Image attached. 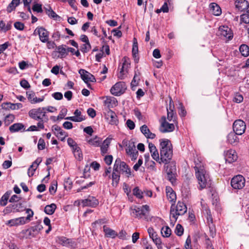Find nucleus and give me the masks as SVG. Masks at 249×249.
Returning a JSON list of instances; mask_svg holds the SVG:
<instances>
[{"label":"nucleus","instance_id":"4be33fe9","mask_svg":"<svg viewBox=\"0 0 249 249\" xmlns=\"http://www.w3.org/2000/svg\"><path fill=\"white\" fill-rule=\"evenodd\" d=\"M141 132L146 138L153 139L156 137V135L150 132L147 126L143 124L140 127Z\"/></svg>","mask_w":249,"mask_h":249},{"label":"nucleus","instance_id":"aec40b11","mask_svg":"<svg viewBox=\"0 0 249 249\" xmlns=\"http://www.w3.org/2000/svg\"><path fill=\"white\" fill-rule=\"evenodd\" d=\"M107 119L108 120L109 123L112 125H117L118 123L117 116L116 113L112 110L109 109L107 113Z\"/></svg>","mask_w":249,"mask_h":249},{"label":"nucleus","instance_id":"6e6552de","mask_svg":"<svg viewBox=\"0 0 249 249\" xmlns=\"http://www.w3.org/2000/svg\"><path fill=\"white\" fill-rule=\"evenodd\" d=\"M126 87L124 82L116 83L110 89V92L112 94L119 96L123 94L125 91Z\"/></svg>","mask_w":249,"mask_h":249},{"label":"nucleus","instance_id":"774afa93","mask_svg":"<svg viewBox=\"0 0 249 249\" xmlns=\"http://www.w3.org/2000/svg\"><path fill=\"white\" fill-rule=\"evenodd\" d=\"M126 124L130 130L134 129L135 127V124L134 122H133L132 120L130 119L127 120L126 122Z\"/></svg>","mask_w":249,"mask_h":249},{"label":"nucleus","instance_id":"37998d69","mask_svg":"<svg viewBox=\"0 0 249 249\" xmlns=\"http://www.w3.org/2000/svg\"><path fill=\"white\" fill-rule=\"evenodd\" d=\"M14 213L19 212L23 211V205L20 202L11 204Z\"/></svg>","mask_w":249,"mask_h":249},{"label":"nucleus","instance_id":"c03bdc74","mask_svg":"<svg viewBox=\"0 0 249 249\" xmlns=\"http://www.w3.org/2000/svg\"><path fill=\"white\" fill-rule=\"evenodd\" d=\"M167 111L168 120L170 122L173 121L174 122H175L176 119V113H174L173 110H169L168 108H167Z\"/></svg>","mask_w":249,"mask_h":249},{"label":"nucleus","instance_id":"5fc2aeb1","mask_svg":"<svg viewBox=\"0 0 249 249\" xmlns=\"http://www.w3.org/2000/svg\"><path fill=\"white\" fill-rule=\"evenodd\" d=\"M19 225L25 224L30 221L27 217H20L17 218Z\"/></svg>","mask_w":249,"mask_h":249},{"label":"nucleus","instance_id":"f03ea898","mask_svg":"<svg viewBox=\"0 0 249 249\" xmlns=\"http://www.w3.org/2000/svg\"><path fill=\"white\" fill-rule=\"evenodd\" d=\"M194 169L200 189H202L206 187L209 185L210 179L209 175L206 173L203 166H195Z\"/></svg>","mask_w":249,"mask_h":249},{"label":"nucleus","instance_id":"bb28decb","mask_svg":"<svg viewBox=\"0 0 249 249\" xmlns=\"http://www.w3.org/2000/svg\"><path fill=\"white\" fill-rule=\"evenodd\" d=\"M1 106L3 108L12 109H18L22 107V105L21 103L12 104L11 103H4L2 104Z\"/></svg>","mask_w":249,"mask_h":249},{"label":"nucleus","instance_id":"0e129e2a","mask_svg":"<svg viewBox=\"0 0 249 249\" xmlns=\"http://www.w3.org/2000/svg\"><path fill=\"white\" fill-rule=\"evenodd\" d=\"M147 231L150 237L152 239L155 238V237L157 236L158 235L156 232L154 231V229L151 227H150L148 229Z\"/></svg>","mask_w":249,"mask_h":249},{"label":"nucleus","instance_id":"09e8293b","mask_svg":"<svg viewBox=\"0 0 249 249\" xmlns=\"http://www.w3.org/2000/svg\"><path fill=\"white\" fill-rule=\"evenodd\" d=\"M91 45L89 42L83 44L80 48V50L83 53H86L89 51L91 49Z\"/></svg>","mask_w":249,"mask_h":249},{"label":"nucleus","instance_id":"39448f33","mask_svg":"<svg viewBox=\"0 0 249 249\" xmlns=\"http://www.w3.org/2000/svg\"><path fill=\"white\" fill-rule=\"evenodd\" d=\"M46 107H39L34 108L29 111V115L32 119L35 120H46L45 122L48 120L46 115Z\"/></svg>","mask_w":249,"mask_h":249},{"label":"nucleus","instance_id":"ddd939ff","mask_svg":"<svg viewBox=\"0 0 249 249\" xmlns=\"http://www.w3.org/2000/svg\"><path fill=\"white\" fill-rule=\"evenodd\" d=\"M125 150L126 153L131 158L132 160H135L137 159L138 152L136 150L134 142H129L128 144L126 145Z\"/></svg>","mask_w":249,"mask_h":249},{"label":"nucleus","instance_id":"ea45409f","mask_svg":"<svg viewBox=\"0 0 249 249\" xmlns=\"http://www.w3.org/2000/svg\"><path fill=\"white\" fill-rule=\"evenodd\" d=\"M166 173H177L176 165L175 162H170L166 167Z\"/></svg>","mask_w":249,"mask_h":249},{"label":"nucleus","instance_id":"de8ad7c7","mask_svg":"<svg viewBox=\"0 0 249 249\" xmlns=\"http://www.w3.org/2000/svg\"><path fill=\"white\" fill-rule=\"evenodd\" d=\"M143 192L138 187H135L133 190V194L138 198L143 197Z\"/></svg>","mask_w":249,"mask_h":249},{"label":"nucleus","instance_id":"4c0bfd02","mask_svg":"<svg viewBox=\"0 0 249 249\" xmlns=\"http://www.w3.org/2000/svg\"><path fill=\"white\" fill-rule=\"evenodd\" d=\"M122 61L123 63L122 68L120 71L121 73H123L124 70H127L130 65V60L128 57H124L122 59Z\"/></svg>","mask_w":249,"mask_h":249},{"label":"nucleus","instance_id":"58836bf2","mask_svg":"<svg viewBox=\"0 0 249 249\" xmlns=\"http://www.w3.org/2000/svg\"><path fill=\"white\" fill-rule=\"evenodd\" d=\"M57 52L59 53L58 57L64 58L68 55L67 49L64 48L63 46H59L57 48Z\"/></svg>","mask_w":249,"mask_h":249},{"label":"nucleus","instance_id":"3c124183","mask_svg":"<svg viewBox=\"0 0 249 249\" xmlns=\"http://www.w3.org/2000/svg\"><path fill=\"white\" fill-rule=\"evenodd\" d=\"M15 119L14 115L12 114L7 115L4 119V124L6 125H8L10 124L13 122Z\"/></svg>","mask_w":249,"mask_h":249},{"label":"nucleus","instance_id":"412c9836","mask_svg":"<svg viewBox=\"0 0 249 249\" xmlns=\"http://www.w3.org/2000/svg\"><path fill=\"white\" fill-rule=\"evenodd\" d=\"M148 147L152 158L157 161H160L158 151L154 144L149 143Z\"/></svg>","mask_w":249,"mask_h":249},{"label":"nucleus","instance_id":"9d476101","mask_svg":"<svg viewBox=\"0 0 249 249\" xmlns=\"http://www.w3.org/2000/svg\"><path fill=\"white\" fill-rule=\"evenodd\" d=\"M246 128V124L241 120H236L233 124V132L238 135H242L245 132Z\"/></svg>","mask_w":249,"mask_h":249},{"label":"nucleus","instance_id":"f8f14e48","mask_svg":"<svg viewBox=\"0 0 249 249\" xmlns=\"http://www.w3.org/2000/svg\"><path fill=\"white\" fill-rule=\"evenodd\" d=\"M34 35H38L40 41L43 43H46L48 41L49 32L42 27H37L34 31Z\"/></svg>","mask_w":249,"mask_h":249},{"label":"nucleus","instance_id":"1a4fd4ad","mask_svg":"<svg viewBox=\"0 0 249 249\" xmlns=\"http://www.w3.org/2000/svg\"><path fill=\"white\" fill-rule=\"evenodd\" d=\"M160 131L162 133L172 132L175 129L173 124H170L166 121V117L162 116L161 118V124L160 127Z\"/></svg>","mask_w":249,"mask_h":249},{"label":"nucleus","instance_id":"2eb2a0df","mask_svg":"<svg viewBox=\"0 0 249 249\" xmlns=\"http://www.w3.org/2000/svg\"><path fill=\"white\" fill-rule=\"evenodd\" d=\"M52 131L54 133L55 136L62 141H64L65 138L68 136L67 133L63 130L61 128L57 125H53L52 127Z\"/></svg>","mask_w":249,"mask_h":249},{"label":"nucleus","instance_id":"e2e57ef3","mask_svg":"<svg viewBox=\"0 0 249 249\" xmlns=\"http://www.w3.org/2000/svg\"><path fill=\"white\" fill-rule=\"evenodd\" d=\"M32 9L34 11L37 13H41L43 11L41 5L38 3L35 4L33 6Z\"/></svg>","mask_w":249,"mask_h":249},{"label":"nucleus","instance_id":"a19ab883","mask_svg":"<svg viewBox=\"0 0 249 249\" xmlns=\"http://www.w3.org/2000/svg\"><path fill=\"white\" fill-rule=\"evenodd\" d=\"M240 52L241 54L244 56H248L249 55V47L245 45L242 44L239 48Z\"/></svg>","mask_w":249,"mask_h":249},{"label":"nucleus","instance_id":"49530a36","mask_svg":"<svg viewBox=\"0 0 249 249\" xmlns=\"http://www.w3.org/2000/svg\"><path fill=\"white\" fill-rule=\"evenodd\" d=\"M132 55L134 57H136L137 56V54L138 53V45L137 41V39L134 38L133 40V44L132 47Z\"/></svg>","mask_w":249,"mask_h":249},{"label":"nucleus","instance_id":"8fccbe9b","mask_svg":"<svg viewBox=\"0 0 249 249\" xmlns=\"http://www.w3.org/2000/svg\"><path fill=\"white\" fill-rule=\"evenodd\" d=\"M184 229L183 227L179 224L176 226L175 232L178 236H181L183 233Z\"/></svg>","mask_w":249,"mask_h":249},{"label":"nucleus","instance_id":"864d4df0","mask_svg":"<svg viewBox=\"0 0 249 249\" xmlns=\"http://www.w3.org/2000/svg\"><path fill=\"white\" fill-rule=\"evenodd\" d=\"M153 242L157 246L158 249H162V246L161 245V241L160 237L158 236L152 239Z\"/></svg>","mask_w":249,"mask_h":249},{"label":"nucleus","instance_id":"9b49d317","mask_svg":"<svg viewBox=\"0 0 249 249\" xmlns=\"http://www.w3.org/2000/svg\"><path fill=\"white\" fill-rule=\"evenodd\" d=\"M218 32L219 36L221 38L230 40L233 37V33L231 29L228 26H222L219 27Z\"/></svg>","mask_w":249,"mask_h":249},{"label":"nucleus","instance_id":"680f3d73","mask_svg":"<svg viewBox=\"0 0 249 249\" xmlns=\"http://www.w3.org/2000/svg\"><path fill=\"white\" fill-rule=\"evenodd\" d=\"M37 148L39 150H43L45 148V142L43 139L40 138L39 139Z\"/></svg>","mask_w":249,"mask_h":249},{"label":"nucleus","instance_id":"423d86ee","mask_svg":"<svg viewBox=\"0 0 249 249\" xmlns=\"http://www.w3.org/2000/svg\"><path fill=\"white\" fill-rule=\"evenodd\" d=\"M113 168L115 171H119L120 173H125L127 177L131 176V169L124 161H122L120 158H117L115 161Z\"/></svg>","mask_w":249,"mask_h":249},{"label":"nucleus","instance_id":"2f4dec72","mask_svg":"<svg viewBox=\"0 0 249 249\" xmlns=\"http://www.w3.org/2000/svg\"><path fill=\"white\" fill-rule=\"evenodd\" d=\"M12 193L11 191H7L0 199V205L1 206H5L7 205L8 200L10 196Z\"/></svg>","mask_w":249,"mask_h":249},{"label":"nucleus","instance_id":"052dcab7","mask_svg":"<svg viewBox=\"0 0 249 249\" xmlns=\"http://www.w3.org/2000/svg\"><path fill=\"white\" fill-rule=\"evenodd\" d=\"M68 144L73 149L76 147L78 146V145L71 138H69L67 140Z\"/></svg>","mask_w":249,"mask_h":249},{"label":"nucleus","instance_id":"13d9d810","mask_svg":"<svg viewBox=\"0 0 249 249\" xmlns=\"http://www.w3.org/2000/svg\"><path fill=\"white\" fill-rule=\"evenodd\" d=\"M14 25L16 29L19 31L23 30L25 27L24 24L23 23L19 21H17L15 22Z\"/></svg>","mask_w":249,"mask_h":249},{"label":"nucleus","instance_id":"a211bd4d","mask_svg":"<svg viewBox=\"0 0 249 249\" xmlns=\"http://www.w3.org/2000/svg\"><path fill=\"white\" fill-rule=\"evenodd\" d=\"M225 159L226 162L232 163L237 159L236 152L234 150L230 149L225 153Z\"/></svg>","mask_w":249,"mask_h":249},{"label":"nucleus","instance_id":"393cba45","mask_svg":"<svg viewBox=\"0 0 249 249\" xmlns=\"http://www.w3.org/2000/svg\"><path fill=\"white\" fill-rule=\"evenodd\" d=\"M211 12L214 16H219L221 14V9L220 6L216 3H211L209 5Z\"/></svg>","mask_w":249,"mask_h":249},{"label":"nucleus","instance_id":"c85d7f7f","mask_svg":"<svg viewBox=\"0 0 249 249\" xmlns=\"http://www.w3.org/2000/svg\"><path fill=\"white\" fill-rule=\"evenodd\" d=\"M110 143V140L107 138L101 145V152L103 156L107 153L108 149Z\"/></svg>","mask_w":249,"mask_h":249},{"label":"nucleus","instance_id":"c756f323","mask_svg":"<svg viewBox=\"0 0 249 249\" xmlns=\"http://www.w3.org/2000/svg\"><path fill=\"white\" fill-rule=\"evenodd\" d=\"M22 129L24 130V125L21 123H15L11 125L9 127V130L11 133L18 132Z\"/></svg>","mask_w":249,"mask_h":249},{"label":"nucleus","instance_id":"79ce46f5","mask_svg":"<svg viewBox=\"0 0 249 249\" xmlns=\"http://www.w3.org/2000/svg\"><path fill=\"white\" fill-rule=\"evenodd\" d=\"M161 233L163 237H169L171 234V230L168 226H166L161 229Z\"/></svg>","mask_w":249,"mask_h":249},{"label":"nucleus","instance_id":"69168bd1","mask_svg":"<svg viewBox=\"0 0 249 249\" xmlns=\"http://www.w3.org/2000/svg\"><path fill=\"white\" fill-rule=\"evenodd\" d=\"M20 86L25 89L30 88V86L28 82L25 79H22L20 82Z\"/></svg>","mask_w":249,"mask_h":249},{"label":"nucleus","instance_id":"bf43d9fd","mask_svg":"<svg viewBox=\"0 0 249 249\" xmlns=\"http://www.w3.org/2000/svg\"><path fill=\"white\" fill-rule=\"evenodd\" d=\"M57 182L54 181L49 188V192L52 195H53L57 189Z\"/></svg>","mask_w":249,"mask_h":249},{"label":"nucleus","instance_id":"f3484780","mask_svg":"<svg viewBox=\"0 0 249 249\" xmlns=\"http://www.w3.org/2000/svg\"><path fill=\"white\" fill-rule=\"evenodd\" d=\"M235 8L241 12L248 10L249 3L246 0H236L234 2Z\"/></svg>","mask_w":249,"mask_h":249},{"label":"nucleus","instance_id":"72a5a7b5","mask_svg":"<svg viewBox=\"0 0 249 249\" xmlns=\"http://www.w3.org/2000/svg\"><path fill=\"white\" fill-rule=\"evenodd\" d=\"M20 0H12L7 7V11L8 13H11L15 8L20 3Z\"/></svg>","mask_w":249,"mask_h":249},{"label":"nucleus","instance_id":"b1692460","mask_svg":"<svg viewBox=\"0 0 249 249\" xmlns=\"http://www.w3.org/2000/svg\"><path fill=\"white\" fill-rule=\"evenodd\" d=\"M41 221L39 220L36 222V225L31 227L29 230L30 235H34L38 233L42 229L43 226L41 224Z\"/></svg>","mask_w":249,"mask_h":249},{"label":"nucleus","instance_id":"4468645a","mask_svg":"<svg viewBox=\"0 0 249 249\" xmlns=\"http://www.w3.org/2000/svg\"><path fill=\"white\" fill-rule=\"evenodd\" d=\"M79 73L86 83H88L89 82H96V81L95 77L92 74L84 69H80L79 71Z\"/></svg>","mask_w":249,"mask_h":249},{"label":"nucleus","instance_id":"dca6fc26","mask_svg":"<svg viewBox=\"0 0 249 249\" xmlns=\"http://www.w3.org/2000/svg\"><path fill=\"white\" fill-rule=\"evenodd\" d=\"M81 203L83 207H96L99 204V201L95 197L89 196L88 198L82 200Z\"/></svg>","mask_w":249,"mask_h":249},{"label":"nucleus","instance_id":"603ef678","mask_svg":"<svg viewBox=\"0 0 249 249\" xmlns=\"http://www.w3.org/2000/svg\"><path fill=\"white\" fill-rule=\"evenodd\" d=\"M241 20L245 23H249V9L246 14L241 16Z\"/></svg>","mask_w":249,"mask_h":249},{"label":"nucleus","instance_id":"5701e85b","mask_svg":"<svg viewBox=\"0 0 249 249\" xmlns=\"http://www.w3.org/2000/svg\"><path fill=\"white\" fill-rule=\"evenodd\" d=\"M58 242L63 246L67 247H74L75 245L74 242L71 239L67 238L64 236L58 237Z\"/></svg>","mask_w":249,"mask_h":249},{"label":"nucleus","instance_id":"f257e3e1","mask_svg":"<svg viewBox=\"0 0 249 249\" xmlns=\"http://www.w3.org/2000/svg\"><path fill=\"white\" fill-rule=\"evenodd\" d=\"M160 141V160L159 163L163 162L165 164L169 162L173 155L172 144L167 139H161Z\"/></svg>","mask_w":249,"mask_h":249},{"label":"nucleus","instance_id":"20e7f679","mask_svg":"<svg viewBox=\"0 0 249 249\" xmlns=\"http://www.w3.org/2000/svg\"><path fill=\"white\" fill-rule=\"evenodd\" d=\"M149 210V207L147 205H142V207L135 206L130 208V215L135 218H143L148 220Z\"/></svg>","mask_w":249,"mask_h":249},{"label":"nucleus","instance_id":"473e14b6","mask_svg":"<svg viewBox=\"0 0 249 249\" xmlns=\"http://www.w3.org/2000/svg\"><path fill=\"white\" fill-rule=\"evenodd\" d=\"M46 13L48 16L51 18H53L56 20H60L61 17L57 15L55 12H54L51 7L49 8H45Z\"/></svg>","mask_w":249,"mask_h":249},{"label":"nucleus","instance_id":"7ed1b4c3","mask_svg":"<svg viewBox=\"0 0 249 249\" xmlns=\"http://www.w3.org/2000/svg\"><path fill=\"white\" fill-rule=\"evenodd\" d=\"M186 205L181 201H178L176 206L173 203L170 208V220L175 223L178 216L184 214L187 212Z\"/></svg>","mask_w":249,"mask_h":249},{"label":"nucleus","instance_id":"c9c22d12","mask_svg":"<svg viewBox=\"0 0 249 249\" xmlns=\"http://www.w3.org/2000/svg\"><path fill=\"white\" fill-rule=\"evenodd\" d=\"M56 206L55 204L52 203L50 205H47L44 208V212L47 214H53L55 209Z\"/></svg>","mask_w":249,"mask_h":249},{"label":"nucleus","instance_id":"6ab92c4d","mask_svg":"<svg viewBox=\"0 0 249 249\" xmlns=\"http://www.w3.org/2000/svg\"><path fill=\"white\" fill-rule=\"evenodd\" d=\"M74 114V116L68 117L65 119L74 122H80L85 120V118L81 115V112L79 109H76Z\"/></svg>","mask_w":249,"mask_h":249},{"label":"nucleus","instance_id":"a878e982","mask_svg":"<svg viewBox=\"0 0 249 249\" xmlns=\"http://www.w3.org/2000/svg\"><path fill=\"white\" fill-rule=\"evenodd\" d=\"M166 193L168 200L174 203L177 198L176 193L171 187H166Z\"/></svg>","mask_w":249,"mask_h":249},{"label":"nucleus","instance_id":"0eeeda50","mask_svg":"<svg viewBox=\"0 0 249 249\" xmlns=\"http://www.w3.org/2000/svg\"><path fill=\"white\" fill-rule=\"evenodd\" d=\"M245 178L243 176L239 175L233 177L231 181V185L234 189L240 190L245 185Z\"/></svg>","mask_w":249,"mask_h":249},{"label":"nucleus","instance_id":"f704fd0d","mask_svg":"<svg viewBox=\"0 0 249 249\" xmlns=\"http://www.w3.org/2000/svg\"><path fill=\"white\" fill-rule=\"evenodd\" d=\"M72 150L75 158L79 160H81L83 159V154L80 148L78 146Z\"/></svg>","mask_w":249,"mask_h":249},{"label":"nucleus","instance_id":"e433bc0d","mask_svg":"<svg viewBox=\"0 0 249 249\" xmlns=\"http://www.w3.org/2000/svg\"><path fill=\"white\" fill-rule=\"evenodd\" d=\"M120 178V173L119 171H115L114 170V168L113 169V172L111 175V178L112 179V184L114 185V183H115L116 185H117L119 180Z\"/></svg>","mask_w":249,"mask_h":249},{"label":"nucleus","instance_id":"338daca9","mask_svg":"<svg viewBox=\"0 0 249 249\" xmlns=\"http://www.w3.org/2000/svg\"><path fill=\"white\" fill-rule=\"evenodd\" d=\"M37 168L34 167V165H31L28 170V175L31 177L34 175L35 172Z\"/></svg>","mask_w":249,"mask_h":249},{"label":"nucleus","instance_id":"4d7b16f0","mask_svg":"<svg viewBox=\"0 0 249 249\" xmlns=\"http://www.w3.org/2000/svg\"><path fill=\"white\" fill-rule=\"evenodd\" d=\"M167 179L172 183H173L176 181V175L177 173H166Z\"/></svg>","mask_w":249,"mask_h":249},{"label":"nucleus","instance_id":"7c9ffc66","mask_svg":"<svg viewBox=\"0 0 249 249\" xmlns=\"http://www.w3.org/2000/svg\"><path fill=\"white\" fill-rule=\"evenodd\" d=\"M227 141L231 144L237 143L238 142V138L234 132H231L227 136Z\"/></svg>","mask_w":249,"mask_h":249},{"label":"nucleus","instance_id":"cd10ccee","mask_svg":"<svg viewBox=\"0 0 249 249\" xmlns=\"http://www.w3.org/2000/svg\"><path fill=\"white\" fill-rule=\"evenodd\" d=\"M103 231L105 233L106 236L107 237L114 238L117 235V233L115 231L107 227V226L105 225L103 226Z\"/></svg>","mask_w":249,"mask_h":249},{"label":"nucleus","instance_id":"6e6d98bb","mask_svg":"<svg viewBox=\"0 0 249 249\" xmlns=\"http://www.w3.org/2000/svg\"><path fill=\"white\" fill-rule=\"evenodd\" d=\"M243 100V96L238 93H236L235 94V96L233 98V101L234 102H236L237 103H241Z\"/></svg>","mask_w":249,"mask_h":249},{"label":"nucleus","instance_id":"a18cd8bd","mask_svg":"<svg viewBox=\"0 0 249 249\" xmlns=\"http://www.w3.org/2000/svg\"><path fill=\"white\" fill-rule=\"evenodd\" d=\"M88 143L95 147L99 146L100 144V140L99 138L96 137L93 139H90L88 140Z\"/></svg>","mask_w":249,"mask_h":249}]
</instances>
